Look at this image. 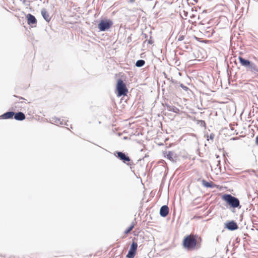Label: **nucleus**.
<instances>
[{"instance_id":"a211bd4d","label":"nucleus","mask_w":258,"mask_h":258,"mask_svg":"<svg viewBox=\"0 0 258 258\" xmlns=\"http://www.w3.org/2000/svg\"><path fill=\"white\" fill-rule=\"evenodd\" d=\"M202 184L206 187H213V182H207L204 179H203L202 180Z\"/></svg>"},{"instance_id":"2eb2a0df","label":"nucleus","mask_w":258,"mask_h":258,"mask_svg":"<svg viewBox=\"0 0 258 258\" xmlns=\"http://www.w3.org/2000/svg\"><path fill=\"white\" fill-rule=\"evenodd\" d=\"M41 13L43 18L46 22H49L50 21L51 18L49 16V13L45 9H42Z\"/></svg>"},{"instance_id":"5701e85b","label":"nucleus","mask_w":258,"mask_h":258,"mask_svg":"<svg viewBox=\"0 0 258 258\" xmlns=\"http://www.w3.org/2000/svg\"><path fill=\"white\" fill-rule=\"evenodd\" d=\"M180 87H181L184 90L187 91L188 88L185 86H184L183 84L179 83Z\"/></svg>"},{"instance_id":"423d86ee","label":"nucleus","mask_w":258,"mask_h":258,"mask_svg":"<svg viewBox=\"0 0 258 258\" xmlns=\"http://www.w3.org/2000/svg\"><path fill=\"white\" fill-rule=\"evenodd\" d=\"M225 228L230 231H234L238 228L237 223L233 220L228 221L224 224Z\"/></svg>"},{"instance_id":"393cba45","label":"nucleus","mask_w":258,"mask_h":258,"mask_svg":"<svg viewBox=\"0 0 258 258\" xmlns=\"http://www.w3.org/2000/svg\"><path fill=\"white\" fill-rule=\"evenodd\" d=\"M214 138V135L213 134H210L209 136V139L211 140H213Z\"/></svg>"},{"instance_id":"4468645a","label":"nucleus","mask_w":258,"mask_h":258,"mask_svg":"<svg viewBox=\"0 0 258 258\" xmlns=\"http://www.w3.org/2000/svg\"><path fill=\"white\" fill-rule=\"evenodd\" d=\"M238 60L241 65L245 68L248 65L250 64V60L246 59L240 56L238 57Z\"/></svg>"},{"instance_id":"412c9836","label":"nucleus","mask_w":258,"mask_h":258,"mask_svg":"<svg viewBox=\"0 0 258 258\" xmlns=\"http://www.w3.org/2000/svg\"><path fill=\"white\" fill-rule=\"evenodd\" d=\"M135 224L134 223H132V224L126 229L124 231V233L127 234L129 233L134 228Z\"/></svg>"},{"instance_id":"39448f33","label":"nucleus","mask_w":258,"mask_h":258,"mask_svg":"<svg viewBox=\"0 0 258 258\" xmlns=\"http://www.w3.org/2000/svg\"><path fill=\"white\" fill-rule=\"evenodd\" d=\"M114 155L120 160H121L124 163L129 165L127 162H129L131 160L130 157L127 156L124 153L122 152L116 151L114 153Z\"/></svg>"},{"instance_id":"b1692460","label":"nucleus","mask_w":258,"mask_h":258,"mask_svg":"<svg viewBox=\"0 0 258 258\" xmlns=\"http://www.w3.org/2000/svg\"><path fill=\"white\" fill-rule=\"evenodd\" d=\"M184 38V35H179L178 38V41H182Z\"/></svg>"},{"instance_id":"c85d7f7f","label":"nucleus","mask_w":258,"mask_h":258,"mask_svg":"<svg viewBox=\"0 0 258 258\" xmlns=\"http://www.w3.org/2000/svg\"><path fill=\"white\" fill-rule=\"evenodd\" d=\"M201 124H204V125H205V122L204 120H201Z\"/></svg>"},{"instance_id":"f257e3e1","label":"nucleus","mask_w":258,"mask_h":258,"mask_svg":"<svg viewBox=\"0 0 258 258\" xmlns=\"http://www.w3.org/2000/svg\"><path fill=\"white\" fill-rule=\"evenodd\" d=\"M222 199L230 206V207L233 209L236 208H238L239 209L241 208L240 202L238 198L232 196L230 194H225L223 196Z\"/></svg>"},{"instance_id":"ddd939ff","label":"nucleus","mask_w":258,"mask_h":258,"mask_svg":"<svg viewBox=\"0 0 258 258\" xmlns=\"http://www.w3.org/2000/svg\"><path fill=\"white\" fill-rule=\"evenodd\" d=\"M14 118L17 120L22 121L25 119V115L22 112H15Z\"/></svg>"},{"instance_id":"72a5a7b5","label":"nucleus","mask_w":258,"mask_h":258,"mask_svg":"<svg viewBox=\"0 0 258 258\" xmlns=\"http://www.w3.org/2000/svg\"><path fill=\"white\" fill-rule=\"evenodd\" d=\"M19 103V102H15V103Z\"/></svg>"},{"instance_id":"2f4dec72","label":"nucleus","mask_w":258,"mask_h":258,"mask_svg":"<svg viewBox=\"0 0 258 258\" xmlns=\"http://www.w3.org/2000/svg\"><path fill=\"white\" fill-rule=\"evenodd\" d=\"M149 43L152 44V42H151V41H150V40H149Z\"/></svg>"},{"instance_id":"6e6552de","label":"nucleus","mask_w":258,"mask_h":258,"mask_svg":"<svg viewBox=\"0 0 258 258\" xmlns=\"http://www.w3.org/2000/svg\"><path fill=\"white\" fill-rule=\"evenodd\" d=\"M246 70L251 73H258V67L253 62L250 61V64L246 67Z\"/></svg>"},{"instance_id":"f8f14e48","label":"nucleus","mask_w":258,"mask_h":258,"mask_svg":"<svg viewBox=\"0 0 258 258\" xmlns=\"http://www.w3.org/2000/svg\"><path fill=\"white\" fill-rule=\"evenodd\" d=\"M15 115V112L14 111H7L2 114L0 117L2 119H11L14 117Z\"/></svg>"},{"instance_id":"aec40b11","label":"nucleus","mask_w":258,"mask_h":258,"mask_svg":"<svg viewBox=\"0 0 258 258\" xmlns=\"http://www.w3.org/2000/svg\"><path fill=\"white\" fill-rule=\"evenodd\" d=\"M136 252L129 250L128 251V253L126 255V257L127 258H134V257L136 255Z\"/></svg>"},{"instance_id":"7c9ffc66","label":"nucleus","mask_w":258,"mask_h":258,"mask_svg":"<svg viewBox=\"0 0 258 258\" xmlns=\"http://www.w3.org/2000/svg\"><path fill=\"white\" fill-rule=\"evenodd\" d=\"M129 1L131 2V3H133L135 2V0H129Z\"/></svg>"},{"instance_id":"473e14b6","label":"nucleus","mask_w":258,"mask_h":258,"mask_svg":"<svg viewBox=\"0 0 258 258\" xmlns=\"http://www.w3.org/2000/svg\"><path fill=\"white\" fill-rule=\"evenodd\" d=\"M178 74H179V75H180V76L181 74V73L179 72V73H178Z\"/></svg>"},{"instance_id":"20e7f679","label":"nucleus","mask_w":258,"mask_h":258,"mask_svg":"<svg viewBox=\"0 0 258 258\" xmlns=\"http://www.w3.org/2000/svg\"><path fill=\"white\" fill-rule=\"evenodd\" d=\"M113 23L110 20H102L99 22L98 28L100 31H105L109 29L112 25Z\"/></svg>"},{"instance_id":"4be33fe9","label":"nucleus","mask_w":258,"mask_h":258,"mask_svg":"<svg viewBox=\"0 0 258 258\" xmlns=\"http://www.w3.org/2000/svg\"><path fill=\"white\" fill-rule=\"evenodd\" d=\"M168 80L170 81L174 85H177L179 84V82L178 81L173 79L172 78H168Z\"/></svg>"},{"instance_id":"dca6fc26","label":"nucleus","mask_w":258,"mask_h":258,"mask_svg":"<svg viewBox=\"0 0 258 258\" xmlns=\"http://www.w3.org/2000/svg\"><path fill=\"white\" fill-rule=\"evenodd\" d=\"M165 107L169 111H172L175 113H177L179 111V109L174 106L170 105L168 104H165Z\"/></svg>"},{"instance_id":"0eeeda50","label":"nucleus","mask_w":258,"mask_h":258,"mask_svg":"<svg viewBox=\"0 0 258 258\" xmlns=\"http://www.w3.org/2000/svg\"><path fill=\"white\" fill-rule=\"evenodd\" d=\"M28 24L32 26L35 25L37 23V20L36 18L32 14H28L26 15Z\"/></svg>"},{"instance_id":"c756f323","label":"nucleus","mask_w":258,"mask_h":258,"mask_svg":"<svg viewBox=\"0 0 258 258\" xmlns=\"http://www.w3.org/2000/svg\"><path fill=\"white\" fill-rule=\"evenodd\" d=\"M216 240L217 242H219V237L218 236L216 238Z\"/></svg>"},{"instance_id":"7ed1b4c3","label":"nucleus","mask_w":258,"mask_h":258,"mask_svg":"<svg viewBox=\"0 0 258 258\" xmlns=\"http://www.w3.org/2000/svg\"><path fill=\"white\" fill-rule=\"evenodd\" d=\"M128 90L126 88L125 84L121 79L117 80L116 84V94L118 97L121 96H125L127 94Z\"/></svg>"},{"instance_id":"9d476101","label":"nucleus","mask_w":258,"mask_h":258,"mask_svg":"<svg viewBox=\"0 0 258 258\" xmlns=\"http://www.w3.org/2000/svg\"><path fill=\"white\" fill-rule=\"evenodd\" d=\"M165 156L172 162L175 161L177 158L176 154L172 151L166 152Z\"/></svg>"},{"instance_id":"6ab92c4d","label":"nucleus","mask_w":258,"mask_h":258,"mask_svg":"<svg viewBox=\"0 0 258 258\" xmlns=\"http://www.w3.org/2000/svg\"><path fill=\"white\" fill-rule=\"evenodd\" d=\"M145 63V61L143 59H140L136 61V66L137 67H143Z\"/></svg>"},{"instance_id":"cd10ccee","label":"nucleus","mask_w":258,"mask_h":258,"mask_svg":"<svg viewBox=\"0 0 258 258\" xmlns=\"http://www.w3.org/2000/svg\"><path fill=\"white\" fill-rule=\"evenodd\" d=\"M163 75L165 76V77L168 80V79L169 78L167 77V76L165 72L163 73Z\"/></svg>"},{"instance_id":"bb28decb","label":"nucleus","mask_w":258,"mask_h":258,"mask_svg":"<svg viewBox=\"0 0 258 258\" xmlns=\"http://www.w3.org/2000/svg\"><path fill=\"white\" fill-rule=\"evenodd\" d=\"M14 97H18V96H16V95H14ZM18 98H20V99H23V100H24V99H24L23 97H18Z\"/></svg>"},{"instance_id":"a878e982","label":"nucleus","mask_w":258,"mask_h":258,"mask_svg":"<svg viewBox=\"0 0 258 258\" xmlns=\"http://www.w3.org/2000/svg\"><path fill=\"white\" fill-rule=\"evenodd\" d=\"M255 143H256V145H258V136L256 137Z\"/></svg>"},{"instance_id":"1a4fd4ad","label":"nucleus","mask_w":258,"mask_h":258,"mask_svg":"<svg viewBox=\"0 0 258 258\" xmlns=\"http://www.w3.org/2000/svg\"><path fill=\"white\" fill-rule=\"evenodd\" d=\"M169 209L167 205L162 206L160 209V215L162 217H166L169 213Z\"/></svg>"},{"instance_id":"f3484780","label":"nucleus","mask_w":258,"mask_h":258,"mask_svg":"<svg viewBox=\"0 0 258 258\" xmlns=\"http://www.w3.org/2000/svg\"><path fill=\"white\" fill-rule=\"evenodd\" d=\"M138 247V244L137 242L133 241L131 244L130 250L134 251L136 253Z\"/></svg>"},{"instance_id":"9b49d317","label":"nucleus","mask_w":258,"mask_h":258,"mask_svg":"<svg viewBox=\"0 0 258 258\" xmlns=\"http://www.w3.org/2000/svg\"><path fill=\"white\" fill-rule=\"evenodd\" d=\"M50 121L53 123L56 124L57 125H68L66 122H63V119L61 120L60 118H58L56 117H52L50 119Z\"/></svg>"},{"instance_id":"f03ea898","label":"nucleus","mask_w":258,"mask_h":258,"mask_svg":"<svg viewBox=\"0 0 258 258\" xmlns=\"http://www.w3.org/2000/svg\"><path fill=\"white\" fill-rule=\"evenodd\" d=\"M197 243V239L196 236L191 235L186 236L183 240V246L187 249L195 248Z\"/></svg>"}]
</instances>
